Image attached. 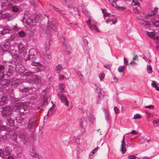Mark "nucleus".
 Wrapping results in <instances>:
<instances>
[{"label":"nucleus","instance_id":"obj_5","mask_svg":"<svg viewBox=\"0 0 159 159\" xmlns=\"http://www.w3.org/2000/svg\"><path fill=\"white\" fill-rule=\"evenodd\" d=\"M121 145H120V151L123 154L125 153L126 151V147L125 143V135L123 136V139L121 141Z\"/></svg>","mask_w":159,"mask_h":159},{"label":"nucleus","instance_id":"obj_58","mask_svg":"<svg viewBox=\"0 0 159 159\" xmlns=\"http://www.w3.org/2000/svg\"><path fill=\"white\" fill-rule=\"evenodd\" d=\"M143 23L145 24L146 25L148 26L150 24V23L148 21L145 20H143Z\"/></svg>","mask_w":159,"mask_h":159},{"label":"nucleus","instance_id":"obj_9","mask_svg":"<svg viewBox=\"0 0 159 159\" xmlns=\"http://www.w3.org/2000/svg\"><path fill=\"white\" fill-rule=\"evenodd\" d=\"M2 3L3 7H5L7 9H9L12 7V5L7 0H3Z\"/></svg>","mask_w":159,"mask_h":159},{"label":"nucleus","instance_id":"obj_49","mask_svg":"<svg viewBox=\"0 0 159 159\" xmlns=\"http://www.w3.org/2000/svg\"><path fill=\"white\" fill-rule=\"evenodd\" d=\"M114 110L116 114H117L119 112V109L116 107H114Z\"/></svg>","mask_w":159,"mask_h":159},{"label":"nucleus","instance_id":"obj_29","mask_svg":"<svg viewBox=\"0 0 159 159\" xmlns=\"http://www.w3.org/2000/svg\"><path fill=\"white\" fill-rule=\"evenodd\" d=\"M125 67L124 66H120L118 68V70L120 72H123Z\"/></svg>","mask_w":159,"mask_h":159},{"label":"nucleus","instance_id":"obj_15","mask_svg":"<svg viewBox=\"0 0 159 159\" xmlns=\"http://www.w3.org/2000/svg\"><path fill=\"white\" fill-rule=\"evenodd\" d=\"M9 43H7L3 45L2 48L3 51H6L9 49L10 46Z\"/></svg>","mask_w":159,"mask_h":159},{"label":"nucleus","instance_id":"obj_36","mask_svg":"<svg viewBox=\"0 0 159 159\" xmlns=\"http://www.w3.org/2000/svg\"><path fill=\"white\" fill-rule=\"evenodd\" d=\"M30 4L34 7H35L36 6V2L34 0H30Z\"/></svg>","mask_w":159,"mask_h":159},{"label":"nucleus","instance_id":"obj_55","mask_svg":"<svg viewBox=\"0 0 159 159\" xmlns=\"http://www.w3.org/2000/svg\"><path fill=\"white\" fill-rule=\"evenodd\" d=\"M138 55H134V57L133 58V60H137L138 61Z\"/></svg>","mask_w":159,"mask_h":159},{"label":"nucleus","instance_id":"obj_39","mask_svg":"<svg viewBox=\"0 0 159 159\" xmlns=\"http://www.w3.org/2000/svg\"><path fill=\"white\" fill-rule=\"evenodd\" d=\"M9 16V15L8 14H4L2 15V18L3 19H5L7 18Z\"/></svg>","mask_w":159,"mask_h":159},{"label":"nucleus","instance_id":"obj_47","mask_svg":"<svg viewBox=\"0 0 159 159\" xmlns=\"http://www.w3.org/2000/svg\"><path fill=\"white\" fill-rule=\"evenodd\" d=\"M25 35V33L23 31H20L19 32V35L20 37H23Z\"/></svg>","mask_w":159,"mask_h":159},{"label":"nucleus","instance_id":"obj_19","mask_svg":"<svg viewBox=\"0 0 159 159\" xmlns=\"http://www.w3.org/2000/svg\"><path fill=\"white\" fill-rule=\"evenodd\" d=\"M89 27L90 30H95V31L98 32H100L98 30V28L96 27V26L95 25L92 24L91 25L89 26Z\"/></svg>","mask_w":159,"mask_h":159},{"label":"nucleus","instance_id":"obj_42","mask_svg":"<svg viewBox=\"0 0 159 159\" xmlns=\"http://www.w3.org/2000/svg\"><path fill=\"white\" fill-rule=\"evenodd\" d=\"M4 75L2 72H0V81L4 79Z\"/></svg>","mask_w":159,"mask_h":159},{"label":"nucleus","instance_id":"obj_26","mask_svg":"<svg viewBox=\"0 0 159 159\" xmlns=\"http://www.w3.org/2000/svg\"><path fill=\"white\" fill-rule=\"evenodd\" d=\"M89 118L91 122L93 123L95 119L94 116L93 115L90 114L89 115Z\"/></svg>","mask_w":159,"mask_h":159},{"label":"nucleus","instance_id":"obj_2","mask_svg":"<svg viewBox=\"0 0 159 159\" xmlns=\"http://www.w3.org/2000/svg\"><path fill=\"white\" fill-rule=\"evenodd\" d=\"M58 24L55 21V19L52 18L51 21H48L47 29L48 30H50L51 28L54 31H56Z\"/></svg>","mask_w":159,"mask_h":159},{"label":"nucleus","instance_id":"obj_46","mask_svg":"<svg viewBox=\"0 0 159 159\" xmlns=\"http://www.w3.org/2000/svg\"><path fill=\"white\" fill-rule=\"evenodd\" d=\"M152 86L154 87V88H156L157 87V84L155 81H152Z\"/></svg>","mask_w":159,"mask_h":159},{"label":"nucleus","instance_id":"obj_34","mask_svg":"<svg viewBox=\"0 0 159 159\" xmlns=\"http://www.w3.org/2000/svg\"><path fill=\"white\" fill-rule=\"evenodd\" d=\"M23 51V52H21L20 50V55L22 57H25L27 54V51L25 50H22Z\"/></svg>","mask_w":159,"mask_h":159},{"label":"nucleus","instance_id":"obj_64","mask_svg":"<svg viewBox=\"0 0 159 159\" xmlns=\"http://www.w3.org/2000/svg\"><path fill=\"white\" fill-rule=\"evenodd\" d=\"M154 39L155 40H157V41L158 43H159V36L155 37V38H154Z\"/></svg>","mask_w":159,"mask_h":159},{"label":"nucleus","instance_id":"obj_1","mask_svg":"<svg viewBox=\"0 0 159 159\" xmlns=\"http://www.w3.org/2000/svg\"><path fill=\"white\" fill-rule=\"evenodd\" d=\"M33 74L32 72H26L24 73L23 77H25L26 82L29 83H32L34 82L35 84L40 83L42 81L41 77L35 75H33Z\"/></svg>","mask_w":159,"mask_h":159},{"label":"nucleus","instance_id":"obj_30","mask_svg":"<svg viewBox=\"0 0 159 159\" xmlns=\"http://www.w3.org/2000/svg\"><path fill=\"white\" fill-rule=\"evenodd\" d=\"M153 24L156 27L159 26V20H154L152 21Z\"/></svg>","mask_w":159,"mask_h":159},{"label":"nucleus","instance_id":"obj_56","mask_svg":"<svg viewBox=\"0 0 159 159\" xmlns=\"http://www.w3.org/2000/svg\"><path fill=\"white\" fill-rule=\"evenodd\" d=\"M118 8L120 10H121L123 11L125 10L126 7L125 6H123L122 7H119Z\"/></svg>","mask_w":159,"mask_h":159},{"label":"nucleus","instance_id":"obj_12","mask_svg":"<svg viewBox=\"0 0 159 159\" xmlns=\"http://www.w3.org/2000/svg\"><path fill=\"white\" fill-rule=\"evenodd\" d=\"M7 123L10 126H12L14 124L15 121L13 119L11 118H9L7 119Z\"/></svg>","mask_w":159,"mask_h":159},{"label":"nucleus","instance_id":"obj_59","mask_svg":"<svg viewBox=\"0 0 159 159\" xmlns=\"http://www.w3.org/2000/svg\"><path fill=\"white\" fill-rule=\"evenodd\" d=\"M131 134H138V132L135 130H133L131 132Z\"/></svg>","mask_w":159,"mask_h":159},{"label":"nucleus","instance_id":"obj_20","mask_svg":"<svg viewBox=\"0 0 159 159\" xmlns=\"http://www.w3.org/2000/svg\"><path fill=\"white\" fill-rule=\"evenodd\" d=\"M35 61V59H32L31 61H32V65L35 66H40V63L36 62Z\"/></svg>","mask_w":159,"mask_h":159},{"label":"nucleus","instance_id":"obj_13","mask_svg":"<svg viewBox=\"0 0 159 159\" xmlns=\"http://www.w3.org/2000/svg\"><path fill=\"white\" fill-rule=\"evenodd\" d=\"M11 29V28L10 27L7 26L5 27L2 31H1L2 34H5L6 33L9 32V31Z\"/></svg>","mask_w":159,"mask_h":159},{"label":"nucleus","instance_id":"obj_37","mask_svg":"<svg viewBox=\"0 0 159 159\" xmlns=\"http://www.w3.org/2000/svg\"><path fill=\"white\" fill-rule=\"evenodd\" d=\"M12 9L13 12H17L19 11V9L16 6L12 7Z\"/></svg>","mask_w":159,"mask_h":159},{"label":"nucleus","instance_id":"obj_18","mask_svg":"<svg viewBox=\"0 0 159 159\" xmlns=\"http://www.w3.org/2000/svg\"><path fill=\"white\" fill-rule=\"evenodd\" d=\"M4 153V155L5 157L8 155L10 153V151L8 148H6L3 150Z\"/></svg>","mask_w":159,"mask_h":159},{"label":"nucleus","instance_id":"obj_11","mask_svg":"<svg viewBox=\"0 0 159 159\" xmlns=\"http://www.w3.org/2000/svg\"><path fill=\"white\" fill-rule=\"evenodd\" d=\"M22 105L21 103H16L15 106L13 107V110H15L16 111L19 112L20 111L22 108Z\"/></svg>","mask_w":159,"mask_h":159},{"label":"nucleus","instance_id":"obj_33","mask_svg":"<svg viewBox=\"0 0 159 159\" xmlns=\"http://www.w3.org/2000/svg\"><path fill=\"white\" fill-rule=\"evenodd\" d=\"M62 3L64 5H66L69 3V0H60Z\"/></svg>","mask_w":159,"mask_h":159},{"label":"nucleus","instance_id":"obj_63","mask_svg":"<svg viewBox=\"0 0 159 159\" xmlns=\"http://www.w3.org/2000/svg\"><path fill=\"white\" fill-rule=\"evenodd\" d=\"M29 91V89L27 88H25L24 89H23L22 90V91L23 92L27 93Z\"/></svg>","mask_w":159,"mask_h":159},{"label":"nucleus","instance_id":"obj_40","mask_svg":"<svg viewBox=\"0 0 159 159\" xmlns=\"http://www.w3.org/2000/svg\"><path fill=\"white\" fill-rule=\"evenodd\" d=\"M100 94H101V93H99L98 94V100L97 103L98 104H99L100 103V102L101 101V99L102 98V96H101L100 95Z\"/></svg>","mask_w":159,"mask_h":159},{"label":"nucleus","instance_id":"obj_51","mask_svg":"<svg viewBox=\"0 0 159 159\" xmlns=\"http://www.w3.org/2000/svg\"><path fill=\"white\" fill-rule=\"evenodd\" d=\"M117 21V19L116 17L115 18L114 20H112V23L110 24V25H112L113 24H115L116 23Z\"/></svg>","mask_w":159,"mask_h":159},{"label":"nucleus","instance_id":"obj_60","mask_svg":"<svg viewBox=\"0 0 159 159\" xmlns=\"http://www.w3.org/2000/svg\"><path fill=\"white\" fill-rule=\"evenodd\" d=\"M108 2L111 3H115L118 0H108Z\"/></svg>","mask_w":159,"mask_h":159},{"label":"nucleus","instance_id":"obj_3","mask_svg":"<svg viewBox=\"0 0 159 159\" xmlns=\"http://www.w3.org/2000/svg\"><path fill=\"white\" fill-rule=\"evenodd\" d=\"M12 113V110L9 106H7L3 108L2 115L3 116L10 115Z\"/></svg>","mask_w":159,"mask_h":159},{"label":"nucleus","instance_id":"obj_21","mask_svg":"<svg viewBox=\"0 0 159 159\" xmlns=\"http://www.w3.org/2000/svg\"><path fill=\"white\" fill-rule=\"evenodd\" d=\"M1 84L3 86L6 85L9 83V80L7 79H3L1 81Z\"/></svg>","mask_w":159,"mask_h":159},{"label":"nucleus","instance_id":"obj_6","mask_svg":"<svg viewBox=\"0 0 159 159\" xmlns=\"http://www.w3.org/2000/svg\"><path fill=\"white\" fill-rule=\"evenodd\" d=\"M32 117H34L35 114H32ZM36 125V123L35 120H34V118L33 117L31 118L30 120L28 125V128L30 129H31L33 128Z\"/></svg>","mask_w":159,"mask_h":159},{"label":"nucleus","instance_id":"obj_31","mask_svg":"<svg viewBox=\"0 0 159 159\" xmlns=\"http://www.w3.org/2000/svg\"><path fill=\"white\" fill-rule=\"evenodd\" d=\"M147 71L148 73H151L152 72V68L150 65H148L147 66Z\"/></svg>","mask_w":159,"mask_h":159},{"label":"nucleus","instance_id":"obj_38","mask_svg":"<svg viewBox=\"0 0 159 159\" xmlns=\"http://www.w3.org/2000/svg\"><path fill=\"white\" fill-rule=\"evenodd\" d=\"M141 117V115L139 114H135L134 116V118L135 119H140Z\"/></svg>","mask_w":159,"mask_h":159},{"label":"nucleus","instance_id":"obj_27","mask_svg":"<svg viewBox=\"0 0 159 159\" xmlns=\"http://www.w3.org/2000/svg\"><path fill=\"white\" fill-rule=\"evenodd\" d=\"M65 86L62 84H60L59 85V89L61 91V92L62 93L63 92L64 88Z\"/></svg>","mask_w":159,"mask_h":159},{"label":"nucleus","instance_id":"obj_7","mask_svg":"<svg viewBox=\"0 0 159 159\" xmlns=\"http://www.w3.org/2000/svg\"><path fill=\"white\" fill-rule=\"evenodd\" d=\"M37 53V51L34 48H32L30 49L29 51V57L28 59H35V55Z\"/></svg>","mask_w":159,"mask_h":159},{"label":"nucleus","instance_id":"obj_17","mask_svg":"<svg viewBox=\"0 0 159 159\" xmlns=\"http://www.w3.org/2000/svg\"><path fill=\"white\" fill-rule=\"evenodd\" d=\"M139 1L141 2V0H132L131 5L133 6L137 5L139 6L140 3Z\"/></svg>","mask_w":159,"mask_h":159},{"label":"nucleus","instance_id":"obj_24","mask_svg":"<svg viewBox=\"0 0 159 159\" xmlns=\"http://www.w3.org/2000/svg\"><path fill=\"white\" fill-rule=\"evenodd\" d=\"M102 12L103 14V16L104 17L108 16L110 15V14L107 13L106 9H102Z\"/></svg>","mask_w":159,"mask_h":159},{"label":"nucleus","instance_id":"obj_25","mask_svg":"<svg viewBox=\"0 0 159 159\" xmlns=\"http://www.w3.org/2000/svg\"><path fill=\"white\" fill-rule=\"evenodd\" d=\"M153 124L155 126L158 127L159 125V118L153 120L152 121Z\"/></svg>","mask_w":159,"mask_h":159},{"label":"nucleus","instance_id":"obj_16","mask_svg":"<svg viewBox=\"0 0 159 159\" xmlns=\"http://www.w3.org/2000/svg\"><path fill=\"white\" fill-rule=\"evenodd\" d=\"M62 69V66L61 64L58 65L56 67L55 71L57 73H59Z\"/></svg>","mask_w":159,"mask_h":159},{"label":"nucleus","instance_id":"obj_48","mask_svg":"<svg viewBox=\"0 0 159 159\" xmlns=\"http://www.w3.org/2000/svg\"><path fill=\"white\" fill-rule=\"evenodd\" d=\"M124 61L125 64V66H126L128 65V61L127 59L125 58V57L124 58Z\"/></svg>","mask_w":159,"mask_h":159},{"label":"nucleus","instance_id":"obj_50","mask_svg":"<svg viewBox=\"0 0 159 159\" xmlns=\"http://www.w3.org/2000/svg\"><path fill=\"white\" fill-rule=\"evenodd\" d=\"M104 66L106 68L110 70L111 68V66L109 64H106L105 65H104Z\"/></svg>","mask_w":159,"mask_h":159},{"label":"nucleus","instance_id":"obj_45","mask_svg":"<svg viewBox=\"0 0 159 159\" xmlns=\"http://www.w3.org/2000/svg\"><path fill=\"white\" fill-rule=\"evenodd\" d=\"M53 9H54V10L56 11H57L58 12L59 11V10L58 8L57 7H56L54 6H53L52 5H49Z\"/></svg>","mask_w":159,"mask_h":159},{"label":"nucleus","instance_id":"obj_61","mask_svg":"<svg viewBox=\"0 0 159 159\" xmlns=\"http://www.w3.org/2000/svg\"><path fill=\"white\" fill-rule=\"evenodd\" d=\"M43 105H47V104H48L47 99L46 98H45L44 99L43 101Z\"/></svg>","mask_w":159,"mask_h":159},{"label":"nucleus","instance_id":"obj_14","mask_svg":"<svg viewBox=\"0 0 159 159\" xmlns=\"http://www.w3.org/2000/svg\"><path fill=\"white\" fill-rule=\"evenodd\" d=\"M50 48L49 43H48L47 44V46L45 48V51L44 54L45 55H46L47 57L49 58V56L50 55V53L49 51V49Z\"/></svg>","mask_w":159,"mask_h":159},{"label":"nucleus","instance_id":"obj_8","mask_svg":"<svg viewBox=\"0 0 159 159\" xmlns=\"http://www.w3.org/2000/svg\"><path fill=\"white\" fill-rule=\"evenodd\" d=\"M19 136L20 138L23 139V142L24 143L26 144V143L29 142V140L25 133L21 132Z\"/></svg>","mask_w":159,"mask_h":159},{"label":"nucleus","instance_id":"obj_32","mask_svg":"<svg viewBox=\"0 0 159 159\" xmlns=\"http://www.w3.org/2000/svg\"><path fill=\"white\" fill-rule=\"evenodd\" d=\"M105 74L103 73H101L99 75V77L100 78V81L102 80L105 77Z\"/></svg>","mask_w":159,"mask_h":159},{"label":"nucleus","instance_id":"obj_4","mask_svg":"<svg viewBox=\"0 0 159 159\" xmlns=\"http://www.w3.org/2000/svg\"><path fill=\"white\" fill-rule=\"evenodd\" d=\"M58 95L61 102L64 103L66 106L68 107L69 106V102L66 96L63 94L62 93H58Z\"/></svg>","mask_w":159,"mask_h":159},{"label":"nucleus","instance_id":"obj_44","mask_svg":"<svg viewBox=\"0 0 159 159\" xmlns=\"http://www.w3.org/2000/svg\"><path fill=\"white\" fill-rule=\"evenodd\" d=\"M0 157H2V158H5L4 155L3 150H0Z\"/></svg>","mask_w":159,"mask_h":159},{"label":"nucleus","instance_id":"obj_53","mask_svg":"<svg viewBox=\"0 0 159 159\" xmlns=\"http://www.w3.org/2000/svg\"><path fill=\"white\" fill-rule=\"evenodd\" d=\"M134 11V13H136V14H138L139 13V10L137 8H134L133 9Z\"/></svg>","mask_w":159,"mask_h":159},{"label":"nucleus","instance_id":"obj_62","mask_svg":"<svg viewBox=\"0 0 159 159\" xmlns=\"http://www.w3.org/2000/svg\"><path fill=\"white\" fill-rule=\"evenodd\" d=\"M55 107L53 105L52 107L50 108L49 109L48 111V114L50 112V111H51L52 110H53Z\"/></svg>","mask_w":159,"mask_h":159},{"label":"nucleus","instance_id":"obj_28","mask_svg":"<svg viewBox=\"0 0 159 159\" xmlns=\"http://www.w3.org/2000/svg\"><path fill=\"white\" fill-rule=\"evenodd\" d=\"M156 14V13L155 11L154 12H153L152 14H149L147 16V18H150V19L152 20L153 19V18L154 17Z\"/></svg>","mask_w":159,"mask_h":159},{"label":"nucleus","instance_id":"obj_54","mask_svg":"<svg viewBox=\"0 0 159 159\" xmlns=\"http://www.w3.org/2000/svg\"><path fill=\"white\" fill-rule=\"evenodd\" d=\"M145 107L147 108L153 109L154 108V107L153 106L151 105L146 106Z\"/></svg>","mask_w":159,"mask_h":159},{"label":"nucleus","instance_id":"obj_41","mask_svg":"<svg viewBox=\"0 0 159 159\" xmlns=\"http://www.w3.org/2000/svg\"><path fill=\"white\" fill-rule=\"evenodd\" d=\"M7 128L6 126L2 125L0 124V131L5 130Z\"/></svg>","mask_w":159,"mask_h":159},{"label":"nucleus","instance_id":"obj_57","mask_svg":"<svg viewBox=\"0 0 159 159\" xmlns=\"http://www.w3.org/2000/svg\"><path fill=\"white\" fill-rule=\"evenodd\" d=\"M65 78V76L64 75H61L59 77V79L60 80H62Z\"/></svg>","mask_w":159,"mask_h":159},{"label":"nucleus","instance_id":"obj_35","mask_svg":"<svg viewBox=\"0 0 159 159\" xmlns=\"http://www.w3.org/2000/svg\"><path fill=\"white\" fill-rule=\"evenodd\" d=\"M147 34L150 37H152L154 36L155 33L154 32H148Z\"/></svg>","mask_w":159,"mask_h":159},{"label":"nucleus","instance_id":"obj_23","mask_svg":"<svg viewBox=\"0 0 159 159\" xmlns=\"http://www.w3.org/2000/svg\"><path fill=\"white\" fill-rule=\"evenodd\" d=\"M7 98L6 97L4 96H2L1 98V100L0 101V105H3L5 103Z\"/></svg>","mask_w":159,"mask_h":159},{"label":"nucleus","instance_id":"obj_22","mask_svg":"<svg viewBox=\"0 0 159 159\" xmlns=\"http://www.w3.org/2000/svg\"><path fill=\"white\" fill-rule=\"evenodd\" d=\"M30 154L31 156L33 157H36L37 155L36 154V152L34 150L32 149L30 151Z\"/></svg>","mask_w":159,"mask_h":159},{"label":"nucleus","instance_id":"obj_43","mask_svg":"<svg viewBox=\"0 0 159 159\" xmlns=\"http://www.w3.org/2000/svg\"><path fill=\"white\" fill-rule=\"evenodd\" d=\"M127 159H136V157L132 155H130L128 157Z\"/></svg>","mask_w":159,"mask_h":159},{"label":"nucleus","instance_id":"obj_52","mask_svg":"<svg viewBox=\"0 0 159 159\" xmlns=\"http://www.w3.org/2000/svg\"><path fill=\"white\" fill-rule=\"evenodd\" d=\"M106 22L107 23L110 25L112 23V20L111 19H108L106 21Z\"/></svg>","mask_w":159,"mask_h":159},{"label":"nucleus","instance_id":"obj_10","mask_svg":"<svg viewBox=\"0 0 159 159\" xmlns=\"http://www.w3.org/2000/svg\"><path fill=\"white\" fill-rule=\"evenodd\" d=\"M22 107H23V109L25 111L28 110H29L30 108V104L29 102H21Z\"/></svg>","mask_w":159,"mask_h":159}]
</instances>
